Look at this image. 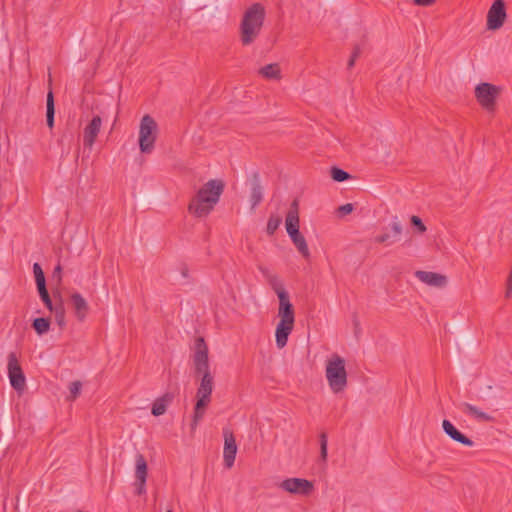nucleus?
<instances>
[{
  "mask_svg": "<svg viewBox=\"0 0 512 512\" xmlns=\"http://www.w3.org/2000/svg\"><path fill=\"white\" fill-rule=\"evenodd\" d=\"M225 184L220 179H212L205 183L191 199L188 210L196 217H205L219 202Z\"/></svg>",
  "mask_w": 512,
  "mask_h": 512,
  "instance_id": "nucleus-2",
  "label": "nucleus"
},
{
  "mask_svg": "<svg viewBox=\"0 0 512 512\" xmlns=\"http://www.w3.org/2000/svg\"><path fill=\"white\" fill-rule=\"evenodd\" d=\"M414 5L428 7L433 5L436 0H412Z\"/></svg>",
  "mask_w": 512,
  "mask_h": 512,
  "instance_id": "nucleus-38",
  "label": "nucleus"
},
{
  "mask_svg": "<svg viewBox=\"0 0 512 512\" xmlns=\"http://www.w3.org/2000/svg\"><path fill=\"white\" fill-rule=\"evenodd\" d=\"M330 175L331 178L336 182H344L352 177L348 172L338 167H332Z\"/></svg>",
  "mask_w": 512,
  "mask_h": 512,
  "instance_id": "nucleus-29",
  "label": "nucleus"
},
{
  "mask_svg": "<svg viewBox=\"0 0 512 512\" xmlns=\"http://www.w3.org/2000/svg\"><path fill=\"white\" fill-rule=\"evenodd\" d=\"M320 457L323 461L327 459V435L324 432L320 434Z\"/></svg>",
  "mask_w": 512,
  "mask_h": 512,
  "instance_id": "nucleus-33",
  "label": "nucleus"
},
{
  "mask_svg": "<svg viewBox=\"0 0 512 512\" xmlns=\"http://www.w3.org/2000/svg\"><path fill=\"white\" fill-rule=\"evenodd\" d=\"M54 116H55L54 96H53V92L50 90L47 93V99H46V123L50 129H52L54 127Z\"/></svg>",
  "mask_w": 512,
  "mask_h": 512,
  "instance_id": "nucleus-25",
  "label": "nucleus"
},
{
  "mask_svg": "<svg viewBox=\"0 0 512 512\" xmlns=\"http://www.w3.org/2000/svg\"><path fill=\"white\" fill-rule=\"evenodd\" d=\"M173 395L171 393H166L162 397L156 399L152 406V414L154 416L163 415L166 412L167 406L172 402Z\"/></svg>",
  "mask_w": 512,
  "mask_h": 512,
  "instance_id": "nucleus-23",
  "label": "nucleus"
},
{
  "mask_svg": "<svg viewBox=\"0 0 512 512\" xmlns=\"http://www.w3.org/2000/svg\"><path fill=\"white\" fill-rule=\"evenodd\" d=\"M361 54V49L358 45H356L353 49V52L350 56V59L348 60V63H347V68L348 69H351L354 67L355 65V62L356 60L358 59V57L360 56Z\"/></svg>",
  "mask_w": 512,
  "mask_h": 512,
  "instance_id": "nucleus-34",
  "label": "nucleus"
},
{
  "mask_svg": "<svg viewBox=\"0 0 512 512\" xmlns=\"http://www.w3.org/2000/svg\"><path fill=\"white\" fill-rule=\"evenodd\" d=\"M415 276L423 283L437 288H443L447 285V277L445 275L430 272V271H416Z\"/></svg>",
  "mask_w": 512,
  "mask_h": 512,
  "instance_id": "nucleus-16",
  "label": "nucleus"
},
{
  "mask_svg": "<svg viewBox=\"0 0 512 512\" xmlns=\"http://www.w3.org/2000/svg\"><path fill=\"white\" fill-rule=\"evenodd\" d=\"M82 383L80 381H73L69 385L70 395L68 397L69 400H75L81 391Z\"/></svg>",
  "mask_w": 512,
  "mask_h": 512,
  "instance_id": "nucleus-31",
  "label": "nucleus"
},
{
  "mask_svg": "<svg viewBox=\"0 0 512 512\" xmlns=\"http://www.w3.org/2000/svg\"><path fill=\"white\" fill-rule=\"evenodd\" d=\"M37 290H38L39 296H40L41 300L43 301L44 305L47 307L48 310L51 309L53 306V302L48 293L47 287L45 286V287L39 288Z\"/></svg>",
  "mask_w": 512,
  "mask_h": 512,
  "instance_id": "nucleus-30",
  "label": "nucleus"
},
{
  "mask_svg": "<svg viewBox=\"0 0 512 512\" xmlns=\"http://www.w3.org/2000/svg\"><path fill=\"white\" fill-rule=\"evenodd\" d=\"M53 296L56 298L55 303H53V306L49 311L54 314L55 321L59 325L60 328H63L66 325L65 320V306L63 302V298L60 295L59 291L53 292Z\"/></svg>",
  "mask_w": 512,
  "mask_h": 512,
  "instance_id": "nucleus-20",
  "label": "nucleus"
},
{
  "mask_svg": "<svg viewBox=\"0 0 512 512\" xmlns=\"http://www.w3.org/2000/svg\"><path fill=\"white\" fill-rule=\"evenodd\" d=\"M167 512H173L172 510H168Z\"/></svg>",
  "mask_w": 512,
  "mask_h": 512,
  "instance_id": "nucleus-41",
  "label": "nucleus"
},
{
  "mask_svg": "<svg viewBox=\"0 0 512 512\" xmlns=\"http://www.w3.org/2000/svg\"><path fill=\"white\" fill-rule=\"evenodd\" d=\"M157 123L150 115H144L139 126V149L143 154H150L155 148Z\"/></svg>",
  "mask_w": 512,
  "mask_h": 512,
  "instance_id": "nucleus-6",
  "label": "nucleus"
},
{
  "mask_svg": "<svg viewBox=\"0 0 512 512\" xmlns=\"http://www.w3.org/2000/svg\"><path fill=\"white\" fill-rule=\"evenodd\" d=\"M250 185V203L251 209L254 210L263 200V187L261 185L258 172H254L249 178Z\"/></svg>",
  "mask_w": 512,
  "mask_h": 512,
  "instance_id": "nucleus-14",
  "label": "nucleus"
},
{
  "mask_svg": "<svg viewBox=\"0 0 512 512\" xmlns=\"http://www.w3.org/2000/svg\"><path fill=\"white\" fill-rule=\"evenodd\" d=\"M353 210H354L353 204L347 203V204L341 205L338 208V213L340 216H345V215L350 214Z\"/></svg>",
  "mask_w": 512,
  "mask_h": 512,
  "instance_id": "nucleus-36",
  "label": "nucleus"
},
{
  "mask_svg": "<svg viewBox=\"0 0 512 512\" xmlns=\"http://www.w3.org/2000/svg\"><path fill=\"white\" fill-rule=\"evenodd\" d=\"M299 202L294 199L290 205V209L286 215L285 228L292 243L305 259L310 258V250L305 237L299 230Z\"/></svg>",
  "mask_w": 512,
  "mask_h": 512,
  "instance_id": "nucleus-4",
  "label": "nucleus"
},
{
  "mask_svg": "<svg viewBox=\"0 0 512 512\" xmlns=\"http://www.w3.org/2000/svg\"><path fill=\"white\" fill-rule=\"evenodd\" d=\"M147 462L144 456L140 453L135 458V489L137 495L146 493V479H147Z\"/></svg>",
  "mask_w": 512,
  "mask_h": 512,
  "instance_id": "nucleus-11",
  "label": "nucleus"
},
{
  "mask_svg": "<svg viewBox=\"0 0 512 512\" xmlns=\"http://www.w3.org/2000/svg\"><path fill=\"white\" fill-rule=\"evenodd\" d=\"M192 359L195 374L201 375L200 385L196 393L197 401L191 423V429L195 430L199 421L205 414V409L211 401V394L214 387V379L210 372L208 346L203 337L196 338Z\"/></svg>",
  "mask_w": 512,
  "mask_h": 512,
  "instance_id": "nucleus-1",
  "label": "nucleus"
},
{
  "mask_svg": "<svg viewBox=\"0 0 512 512\" xmlns=\"http://www.w3.org/2000/svg\"><path fill=\"white\" fill-rule=\"evenodd\" d=\"M326 378L334 393H339L344 390L347 385V373L343 358L338 355H334L327 362Z\"/></svg>",
  "mask_w": 512,
  "mask_h": 512,
  "instance_id": "nucleus-5",
  "label": "nucleus"
},
{
  "mask_svg": "<svg viewBox=\"0 0 512 512\" xmlns=\"http://www.w3.org/2000/svg\"><path fill=\"white\" fill-rule=\"evenodd\" d=\"M102 119L99 115H95L91 121L86 125L83 131V145L91 149L96 141L100 132Z\"/></svg>",
  "mask_w": 512,
  "mask_h": 512,
  "instance_id": "nucleus-12",
  "label": "nucleus"
},
{
  "mask_svg": "<svg viewBox=\"0 0 512 512\" xmlns=\"http://www.w3.org/2000/svg\"><path fill=\"white\" fill-rule=\"evenodd\" d=\"M7 369L11 386L16 391L22 392L25 388L26 378L15 352H10L8 354Z\"/></svg>",
  "mask_w": 512,
  "mask_h": 512,
  "instance_id": "nucleus-8",
  "label": "nucleus"
},
{
  "mask_svg": "<svg viewBox=\"0 0 512 512\" xmlns=\"http://www.w3.org/2000/svg\"><path fill=\"white\" fill-rule=\"evenodd\" d=\"M278 316L280 320L295 322L294 309L289 294L280 293Z\"/></svg>",
  "mask_w": 512,
  "mask_h": 512,
  "instance_id": "nucleus-19",
  "label": "nucleus"
},
{
  "mask_svg": "<svg viewBox=\"0 0 512 512\" xmlns=\"http://www.w3.org/2000/svg\"><path fill=\"white\" fill-rule=\"evenodd\" d=\"M411 224L416 227L420 233H424L426 231V226L418 216L413 215L411 217Z\"/></svg>",
  "mask_w": 512,
  "mask_h": 512,
  "instance_id": "nucleus-35",
  "label": "nucleus"
},
{
  "mask_svg": "<svg viewBox=\"0 0 512 512\" xmlns=\"http://www.w3.org/2000/svg\"><path fill=\"white\" fill-rule=\"evenodd\" d=\"M501 88L491 83L483 82L475 87V97L479 104L488 112L495 110L496 100Z\"/></svg>",
  "mask_w": 512,
  "mask_h": 512,
  "instance_id": "nucleus-7",
  "label": "nucleus"
},
{
  "mask_svg": "<svg viewBox=\"0 0 512 512\" xmlns=\"http://www.w3.org/2000/svg\"><path fill=\"white\" fill-rule=\"evenodd\" d=\"M511 293H512V283L507 282L505 297L509 298L511 296Z\"/></svg>",
  "mask_w": 512,
  "mask_h": 512,
  "instance_id": "nucleus-39",
  "label": "nucleus"
},
{
  "mask_svg": "<svg viewBox=\"0 0 512 512\" xmlns=\"http://www.w3.org/2000/svg\"><path fill=\"white\" fill-rule=\"evenodd\" d=\"M506 17L505 2L503 0H494L487 13V28L489 30L500 29Z\"/></svg>",
  "mask_w": 512,
  "mask_h": 512,
  "instance_id": "nucleus-9",
  "label": "nucleus"
},
{
  "mask_svg": "<svg viewBox=\"0 0 512 512\" xmlns=\"http://www.w3.org/2000/svg\"><path fill=\"white\" fill-rule=\"evenodd\" d=\"M442 428L444 432L455 442L465 446H473V441L461 433L449 420H443Z\"/></svg>",
  "mask_w": 512,
  "mask_h": 512,
  "instance_id": "nucleus-18",
  "label": "nucleus"
},
{
  "mask_svg": "<svg viewBox=\"0 0 512 512\" xmlns=\"http://www.w3.org/2000/svg\"><path fill=\"white\" fill-rule=\"evenodd\" d=\"M280 488L292 494L309 495L313 491V483L302 478H288L280 483Z\"/></svg>",
  "mask_w": 512,
  "mask_h": 512,
  "instance_id": "nucleus-10",
  "label": "nucleus"
},
{
  "mask_svg": "<svg viewBox=\"0 0 512 512\" xmlns=\"http://www.w3.org/2000/svg\"><path fill=\"white\" fill-rule=\"evenodd\" d=\"M461 406L465 413L474 417L478 421L489 422V421L493 420V418L490 415H488L485 412L480 411L476 406H474L470 403L465 402Z\"/></svg>",
  "mask_w": 512,
  "mask_h": 512,
  "instance_id": "nucleus-24",
  "label": "nucleus"
},
{
  "mask_svg": "<svg viewBox=\"0 0 512 512\" xmlns=\"http://www.w3.org/2000/svg\"><path fill=\"white\" fill-rule=\"evenodd\" d=\"M391 228V234L390 233H383L375 238V241L377 243H393L399 240L400 235L402 233V225L400 221L397 219V217L394 218V220L390 224Z\"/></svg>",
  "mask_w": 512,
  "mask_h": 512,
  "instance_id": "nucleus-21",
  "label": "nucleus"
},
{
  "mask_svg": "<svg viewBox=\"0 0 512 512\" xmlns=\"http://www.w3.org/2000/svg\"><path fill=\"white\" fill-rule=\"evenodd\" d=\"M62 267L60 264H58L53 272H52V280H55L57 282V285H60L61 281H62Z\"/></svg>",
  "mask_w": 512,
  "mask_h": 512,
  "instance_id": "nucleus-37",
  "label": "nucleus"
},
{
  "mask_svg": "<svg viewBox=\"0 0 512 512\" xmlns=\"http://www.w3.org/2000/svg\"><path fill=\"white\" fill-rule=\"evenodd\" d=\"M281 223L280 217L271 216L267 222V233L273 235Z\"/></svg>",
  "mask_w": 512,
  "mask_h": 512,
  "instance_id": "nucleus-32",
  "label": "nucleus"
},
{
  "mask_svg": "<svg viewBox=\"0 0 512 512\" xmlns=\"http://www.w3.org/2000/svg\"><path fill=\"white\" fill-rule=\"evenodd\" d=\"M259 269L262 275L266 278L270 287L277 294L278 298H280V293L288 294V292L284 288L281 279L276 274L270 273V271L264 267H260Z\"/></svg>",
  "mask_w": 512,
  "mask_h": 512,
  "instance_id": "nucleus-22",
  "label": "nucleus"
},
{
  "mask_svg": "<svg viewBox=\"0 0 512 512\" xmlns=\"http://www.w3.org/2000/svg\"><path fill=\"white\" fill-rule=\"evenodd\" d=\"M259 74L266 79H279L280 68L277 63L268 64L259 70Z\"/></svg>",
  "mask_w": 512,
  "mask_h": 512,
  "instance_id": "nucleus-26",
  "label": "nucleus"
},
{
  "mask_svg": "<svg viewBox=\"0 0 512 512\" xmlns=\"http://www.w3.org/2000/svg\"><path fill=\"white\" fill-rule=\"evenodd\" d=\"M265 17V8L260 3H254L245 10L238 29L242 46H250L259 38Z\"/></svg>",
  "mask_w": 512,
  "mask_h": 512,
  "instance_id": "nucleus-3",
  "label": "nucleus"
},
{
  "mask_svg": "<svg viewBox=\"0 0 512 512\" xmlns=\"http://www.w3.org/2000/svg\"><path fill=\"white\" fill-rule=\"evenodd\" d=\"M33 273H34L37 289L45 287L46 286L45 275H44L42 267L39 263L33 264Z\"/></svg>",
  "mask_w": 512,
  "mask_h": 512,
  "instance_id": "nucleus-28",
  "label": "nucleus"
},
{
  "mask_svg": "<svg viewBox=\"0 0 512 512\" xmlns=\"http://www.w3.org/2000/svg\"><path fill=\"white\" fill-rule=\"evenodd\" d=\"M187 273H188V269H187L186 267H183V269H182V275H183L184 277H186V276H187Z\"/></svg>",
  "mask_w": 512,
  "mask_h": 512,
  "instance_id": "nucleus-40",
  "label": "nucleus"
},
{
  "mask_svg": "<svg viewBox=\"0 0 512 512\" xmlns=\"http://www.w3.org/2000/svg\"><path fill=\"white\" fill-rule=\"evenodd\" d=\"M224 464L227 468H231L234 464L236 453H237V445L236 440L232 432L225 430L224 431Z\"/></svg>",
  "mask_w": 512,
  "mask_h": 512,
  "instance_id": "nucleus-13",
  "label": "nucleus"
},
{
  "mask_svg": "<svg viewBox=\"0 0 512 512\" xmlns=\"http://www.w3.org/2000/svg\"><path fill=\"white\" fill-rule=\"evenodd\" d=\"M294 323L290 321L280 320L275 331L276 345L279 349L287 345L288 337L291 334Z\"/></svg>",
  "mask_w": 512,
  "mask_h": 512,
  "instance_id": "nucleus-17",
  "label": "nucleus"
},
{
  "mask_svg": "<svg viewBox=\"0 0 512 512\" xmlns=\"http://www.w3.org/2000/svg\"><path fill=\"white\" fill-rule=\"evenodd\" d=\"M70 304L77 320L83 322L89 312L87 301L80 293L74 292L70 296Z\"/></svg>",
  "mask_w": 512,
  "mask_h": 512,
  "instance_id": "nucleus-15",
  "label": "nucleus"
},
{
  "mask_svg": "<svg viewBox=\"0 0 512 512\" xmlns=\"http://www.w3.org/2000/svg\"><path fill=\"white\" fill-rule=\"evenodd\" d=\"M32 327L37 334L43 335L50 329V320L44 317L35 318L32 322Z\"/></svg>",
  "mask_w": 512,
  "mask_h": 512,
  "instance_id": "nucleus-27",
  "label": "nucleus"
}]
</instances>
